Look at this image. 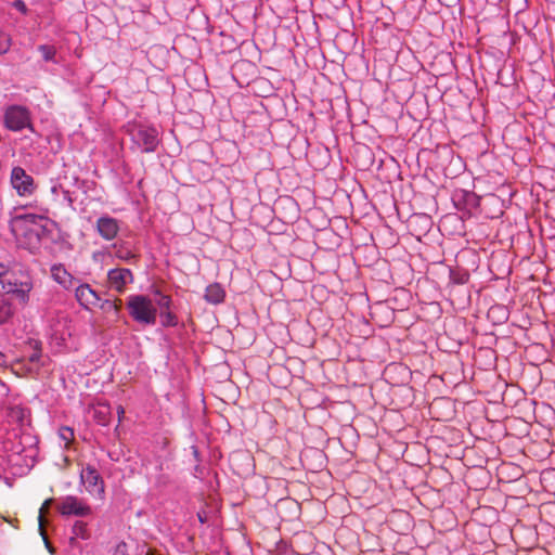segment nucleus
Wrapping results in <instances>:
<instances>
[{"instance_id":"27","label":"nucleus","mask_w":555,"mask_h":555,"mask_svg":"<svg viewBox=\"0 0 555 555\" xmlns=\"http://www.w3.org/2000/svg\"><path fill=\"white\" fill-rule=\"evenodd\" d=\"M59 189H60V186H59V185H53V186L51 188V192H52L53 194H57Z\"/></svg>"},{"instance_id":"31","label":"nucleus","mask_w":555,"mask_h":555,"mask_svg":"<svg viewBox=\"0 0 555 555\" xmlns=\"http://www.w3.org/2000/svg\"><path fill=\"white\" fill-rule=\"evenodd\" d=\"M28 217L31 219V221H35L38 218L37 216H28Z\"/></svg>"},{"instance_id":"17","label":"nucleus","mask_w":555,"mask_h":555,"mask_svg":"<svg viewBox=\"0 0 555 555\" xmlns=\"http://www.w3.org/2000/svg\"><path fill=\"white\" fill-rule=\"evenodd\" d=\"M38 51L41 53L44 61L50 62L54 60L55 48L48 44H41L38 47Z\"/></svg>"},{"instance_id":"24","label":"nucleus","mask_w":555,"mask_h":555,"mask_svg":"<svg viewBox=\"0 0 555 555\" xmlns=\"http://www.w3.org/2000/svg\"><path fill=\"white\" fill-rule=\"evenodd\" d=\"M190 454L192 456L191 462L194 463V464H197V462H198V451H197V448L195 446H191Z\"/></svg>"},{"instance_id":"9","label":"nucleus","mask_w":555,"mask_h":555,"mask_svg":"<svg viewBox=\"0 0 555 555\" xmlns=\"http://www.w3.org/2000/svg\"><path fill=\"white\" fill-rule=\"evenodd\" d=\"M75 296L78 302L88 310L98 307L101 302L100 296L89 284L78 285L75 289Z\"/></svg>"},{"instance_id":"4","label":"nucleus","mask_w":555,"mask_h":555,"mask_svg":"<svg viewBox=\"0 0 555 555\" xmlns=\"http://www.w3.org/2000/svg\"><path fill=\"white\" fill-rule=\"evenodd\" d=\"M57 511L62 516L77 517H87L92 513L91 506L75 495L61 498L57 503Z\"/></svg>"},{"instance_id":"10","label":"nucleus","mask_w":555,"mask_h":555,"mask_svg":"<svg viewBox=\"0 0 555 555\" xmlns=\"http://www.w3.org/2000/svg\"><path fill=\"white\" fill-rule=\"evenodd\" d=\"M96 229L103 238L111 241L117 235L119 227L116 219L106 216L98 219Z\"/></svg>"},{"instance_id":"21","label":"nucleus","mask_w":555,"mask_h":555,"mask_svg":"<svg viewBox=\"0 0 555 555\" xmlns=\"http://www.w3.org/2000/svg\"><path fill=\"white\" fill-rule=\"evenodd\" d=\"M113 555H129L127 544L125 542L118 543L114 548Z\"/></svg>"},{"instance_id":"12","label":"nucleus","mask_w":555,"mask_h":555,"mask_svg":"<svg viewBox=\"0 0 555 555\" xmlns=\"http://www.w3.org/2000/svg\"><path fill=\"white\" fill-rule=\"evenodd\" d=\"M205 300L211 305H219L223 302L225 298V292L223 287L218 283H212L206 287Z\"/></svg>"},{"instance_id":"14","label":"nucleus","mask_w":555,"mask_h":555,"mask_svg":"<svg viewBox=\"0 0 555 555\" xmlns=\"http://www.w3.org/2000/svg\"><path fill=\"white\" fill-rule=\"evenodd\" d=\"M14 315V307L9 295L0 297V324L8 323Z\"/></svg>"},{"instance_id":"1","label":"nucleus","mask_w":555,"mask_h":555,"mask_svg":"<svg viewBox=\"0 0 555 555\" xmlns=\"http://www.w3.org/2000/svg\"><path fill=\"white\" fill-rule=\"evenodd\" d=\"M153 302L160 309H168L171 299L169 295L163 294L159 289L154 291L153 299L144 295H130L127 299V309L135 322L140 324H154L156 321V308Z\"/></svg>"},{"instance_id":"3","label":"nucleus","mask_w":555,"mask_h":555,"mask_svg":"<svg viewBox=\"0 0 555 555\" xmlns=\"http://www.w3.org/2000/svg\"><path fill=\"white\" fill-rule=\"evenodd\" d=\"M31 283L23 281L17 283L13 280V274L0 262V295H15L21 300H25L31 289Z\"/></svg>"},{"instance_id":"18","label":"nucleus","mask_w":555,"mask_h":555,"mask_svg":"<svg viewBox=\"0 0 555 555\" xmlns=\"http://www.w3.org/2000/svg\"><path fill=\"white\" fill-rule=\"evenodd\" d=\"M59 437L62 441H64L65 447H67L74 438V431L69 427H62L59 430Z\"/></svg>"},{"instance_id":"26","label":"nucleus","mask_w":555,"mask_h":555,"mask_svg":"<svg viewBox=\"0 0 555 555\" xmlns=\"http://www.w3.org/2000/svg\"><path fill=\"white\" fill-rule=\"evenodd\" d=\"M117 413H118V417H119V420H120V418H121V416L125 414V410H124V408L119 405V406L117 408Z\"/></svg>"},{"instance_id":"20","label":"nucleus","mask_w":555,"mask_h":555,"mask_svg":"<svg viewBox=\"0 0 555 555\" xmlns=\"http://www.w3.org/2000/svg\"><path fill=\"white\" fill-rule=\"evenodd\" d=\"M52 503V499H48L43 505L40 507L39 509V516H38V521H39V528L41 530V533L43 534L42 532V528H43V513L44 511L48 508V506Z\"/></svg>"},{"instance_id":"25","label":"nucleus","mask_w":555,"mask_h":555,"mask_svg":"<svg viewBox=\"0 0 555 555\" xmlns=\"http://www.w3.org/2000/svg\"><path fill=\"white\" fill-rule=\"evenodd\" d=\"M41 358V353L39 351H34L30 356H29V361L31 363H38L39 360Z\"/></svg>"},{"instance_id":"8","label":"nucleus","mask_w":555,"mask_h":555,"mask_svg":"<svg viewBox=\"0 0 555 555\" xmlns=\"http://www.w3.org/2000/svg\"><path fill=\"white\" fill-rule=\"evenodd\" d=\"M107 280L111 288L121 293L128 284L133 282V275L127 268H115L107 272Z\"/></svg>"},{"instance_id":"29","label":"nucleus","mask_w":555,"mask_h":555,"mask_svg":"<svg viewBox=\"0 0 555 555\" xmlns=\"http://www.w3.org/2000/svg\"><path fill=\"white\" fill-rule=\"evenodd\" d=\"M4 361V356L0 352V365L3 363Z\"/></svg>"},{"instance_id":"23","label":"nucleus","mask_w":555,"mask_h":555,"mask_svg":"<svg viewBox=\"0 0 555 555\" xmlns=\"http://www.w3.org/2000/svg\"><path fill=\"white\" fill-rule=\"evenodd\" d=\"M13 7L23 14L27 13V7L23 0H14Z\"/></svg>"},{"instance_id":"15","label":"nucleus","mask_w":555,"mask_h":555,"mask_svg":"<svg viewBox=\"0 0 555 555\" xmlns=\"http://www.w3.org/2000/svg\"><path fill=\"white\" fill-rule=\"evenodd\" d=\"M8 417L11 422L18 425H24L28 422V411L20 405L9 408Z\"/></svg>"},{"instance_id":"2","label":"nucleus","mask_w":555,"mask_h":555,"mask_svg":"<svg viewBox=\"0 0 555 555\" xmlns=\"http://www.w3.org/2000/svg\"><path fill=\"white\" fill-rule=\"evenodd\" d=\"M127 132L133 144L142 152H153L159 142L156 128L142 122H129Z\"/></svg>"},{"instance_id":"19","label":"nucleus","mask_w":555,"mask_h":555,"mask_svg":"<svg viewBox=\"0 0 555 555\" xmlns=\"http://www.w3.org/2000/svg\"><path fill=\"white\" fill-rule=\"evenodd\" d=\"M12 44V39L9 35L0 33V54L9 52Z\"/></svg>"},{"instance_id":"6","label":"nucleus","mask_w":555,"mask_h":555,"mask_svg":"<svg viewBox=\"0 0 555 555\" xmlns=\"http://www.w3.org/2000/svg\"><path fill=\"white\" fill-rule=\"evenodd\" d=\"M5 126L12 131H20L30 127V117L28 111L18 105L8 107L4 114Z\"/></svg>"},{"instance_id":"16","label":"nucleus","mask_w":555,"mask_h":555,"mask_svg":"<svg viewBox=\"0 0 555 555\" xmlns=\"http://www.w3.org/2000/svg\"><path fill=\"white\" fill-rule=\"evenodd\" d=\"M120 302H121L120 299H118V300L106 299L103 302L99 304V306L103 311H105L107 313L114 312L117 315L120 310V306H119Z\"/></svg>"},{"instance_id":"30","label":"nucleus","mask_w":555,"mask_h":555,"mask_svg":"<svg viewBox=\"0 0 555 555\" xmlns=\"http://www.w3.org/2000/svg\"><path fill=\"white\" fill-rule=\"evenodd\" d=\"M167 319H168V323H169L170 320H171V313L170 312L167 313Z\"/></svg>"},{"instance_id":"22","label":"nucleus","mask_w":555,"mask_h":555,"mask_svg":"<svg viewBox=\"0 0 555 555\" xmlns=\"http://www.w3.org/2000/svg\"><path fill=\"white\" fill-rule=\"evenodd\" d=\"M115 255L117 258H119L121 260H129L130 258L133 257V255L130 250L121 249V248L117 249Z\"/></svg>"},{"instance_id":"11","label":"nucleus","mask_w":555,"mask_h":555,"mask_svg":"<svg viewBox=\"0 0 555 555\" xmlns=\"http://www.w3.org/2000/svg\"><path fill=\"white\" fill-rule=\"evenodd\" d=\"M91 533L88 529V525L85 521L76 520L72 527V537L69 539V544L73 547H79L78 539L89 540Z\"/></svg>"},{"instance_id":"5","label":"nucleus","mask_w":555,"mask_h":555,"mask_svg":"<svg viewBox=\"0 0 555 555\" xmlns=\"http://www.w3.org/2000/svg\"><path fill=\"white\" fill-rule=\"evenodd\" d=\"M10 182L20 196H30L36 190L34 178L18 166L12 169Z\"/></svg>"},{"instance_id":"28","label":"nucleus","mask_w":555,"mask_h":555,"mask_svg":"<svg viewBox=\"0 0 555 555\" xmlns=\"http://www.w3.org/2000/svg\"><path fill=\"white\" fill-rule=\"evenodd\" d=\"M44 541H46V545H47V547H48L49 552H50V553H53L54 551H53V548L50 546V544L48 543V541H47V539H46V538H44Z\"/></svg>"},{"instance_id":"7","label":"nucleus","mask_w":555,"mask_h":555,"mask_svg":"<svg viewBox=\"0 0 555 555\" xmlns=\"http://www.w3.org/2000/svg\"><path fill=\"white\" fill-rule=\"evenodd\" d=\"M80 481L90 494L101 496L104 493V481L94 467L82 468Z\"/></svg>"},{"instance_id":"13","label":"nucleus","mask_w":555,"mask_h":555,"mask_svg":"<svg viewBox=\"0 0 555 555\" xmlns=\"http://www.w3.org/2000/svg\"><path fill=\"white\" fill-rule=\"evenodd\" d=\"M51 272L54 281L63 287L69 288L73 286V276L62 266H53Z\"/></svg>"}]
</instances>
